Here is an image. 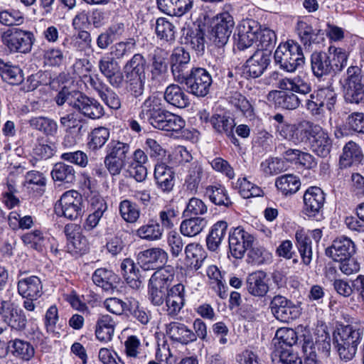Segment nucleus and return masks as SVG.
I'll return each mask as SVG.
<instances>
[{"label":"nucleus","mask_w":364,"mask_h":364,"mask_svg":"<svg viewBox=\"0 0 364 364\" xmlns=\"http://www.w3.org/2000/svg\"><path fill=\"white\" fill-rule=\"evenodd\" d=\"M363 331L364 327L360 323L341 326L336 329L333 334V343L342 360H350L355 356Z\"/></svg>","instance_id":"nucleus-1"},{"label":"nucleus","mask_w":364,"mask_h":364,"mask_svg":"<svg viewBox=\"0 0 364 364\" xmlns=\"http://www.w3.org/2000/svg\"><path fill=\"white\" fill-rule=\"evenodd\" d=\"M274 61L279 68L287 73H294L304 64L305 58L301 46L288 41L281 43L274 54Z\"/></svg>","instance_id":"nucleus-2"},{"label":"nucleus","mask_w":364,"mask_h":364,"mask_svg":"<svg viewBox=\"0 0 364 364\" xmlns=\"http://www.w3.org/2000/svg\"><path fill=\"white\" fill-rule=\"evenodd\" d=\"M27 325V318L23 311L13 302L9 296H0V334L9 326L11 329L22 331Z\"/></svg>","instance_id":"nucleus-3"},{"label":"nucleus","mask_w":364,"mask_h":364,"mask_svg":"<svg viewBox=\"0 0 364 364\" xmlns=\"http://www.w3.org/2000/svg\"><path fill=\"white\" fill-rule=\"evenodd\" d=\"M3 45L12 53H29L36 41L33 33L20 28L7 29L1 34Z\"/></svg>","instance_id":"nucleus-4"},{"label":"nucleus","mask_w":364,"mask_h":364,"mask_svg":"<svg viewBox=\"0 0 364 364\" xmlns=\"http://www.w3.org/2000/svg\"><path fill=\"white\" fill-rule=\"evenodd\" d=\"M231 8V4H226L224 6L225 10L216 14L212 20V39L213 43L218 48L227 44L235 27L234 18L228 12Z\"/></svg>","instance_id":"nucleus-5"},{"label":"nucleus","mask_w":364,"mask_h":364,"mask_svg":"<svg viewBox=\"0 0 364 364\" xmlns=\"http://www.w3.org/2000/svg\"><path fill=\"white\" fill-rule=\"evenodd\" d=\"M181 84H185L189 93L203 97L206 96L213 82L210 74L203 68H192Z\"/></svg>","instance_id":"nucleus-6"},{"label":"nucleus","mask_w":364,"mask_h":364,"mask_svg":"<svg viewBox=\"0 0 364 364\" xmlns=\"http://www.w3.org/2000/svg\"><path fill=\"white\" fill-rule=\"evenodd\" d=\"M82 198L80 193L70 190L65 192L55 205L57 215L70 220H76L82 215Z\"/></svg>","instance_id":"nucleus-7"},{"label":"nucleus","mask_w":364,"mask_h":364,"mask_svg":"<svg viewBox=\"0 0 364 364\" xmlns=\"http://www.w3.org/2000/svg\"><path fill=\"white\" fill-rule=\"evenodd\" d=\"M306 129V139L309 140L311 149L320 157H327L332 149V140L328 132L321 126L310 122L305 123Z\"/></svg>","instance_id":"nucleus-8"},{"label":"nucleus","mask_w":364,"mask_h":364,"mask_svg":"<svg viewBox=\"0 0 364 364\" xmlns=\"http://www.w3.org/2000/svg\"><path fill=\"white\" fill-rule=\"evenodd\" d=\"M303 213L309 218L319 220L323 217L326 194L317 186L309 187L303 196Z\"/></svg>","instance_id":"nucleus-9"},{"label":"nucleus","mask_w":364,"mask_h":364,"mask_svg":"<svg viewBox=\"0 0 364 364\" xmlns=\"http://www.w3.org/2000/svg\"><path fill=\"white\" fill-rule=\"evenodd\" d=\"M173 279V274L168 269L156 271L149 279V299L155 306H160L164 301L165 289Z\"/></svg>","instance_id":"nucleus-10"},{"label":"nucleus","mask_w":364,"mask_h":364,"mask_svg":"<svg viewBox=\"0 0 364 364\" xmlns=\"http://www.w3.org/2000/svg\"><path fill=\"white\" fill-rule=\"evenodd\" d=\"M269 308L275 318L284 323H289L300 315L299 307L281 295H276L272 298Z\"/></svg>","instance_id":"nucleus-11"},{"label":"nucleus","mask_w":364,"mask_h":364,"mask_svg":"<svg viewBox=\"0 0 364 364\" xmlns=\"http://www.w3.org/2000/svg\"><path fill=\"white\" fill-rule=\"evenodd\" d=\"M139 117L153 126L166 109L161 96L156 92L148 96L141 105Z\"/></svg>","instance_id":"nucleus-12"},{"label":"nucleus","mask_w":364,"mask_h":364,"mask_svg":"<svg viewBox=\"0 0 364 364\" xmlns=\"http://www.w3.org/2000/svg\"><path fill=\"white\" fill-rule=\"evenodd\" d=\"M70 105L85 117L92 119L101 118L105 114L103 106L96 99L78 93Z\"/></svg>","instance_id":"nucleus-13"},{"label":"nucleus","mask_w":364,"mask_h":364,"mask_svg":"<svg viewBox=\"0 0 364 364\" xmlns=\"http://www.w3.org/2000/svg\"><path fill=\"white\" fill-rule=\"evenodd\" d=\"M363 162L364 154L361 146L353 140L346 143L339 156L338 168L343 170L358 166Z\"/></svg>","instance_id":"nucleus-14"},{"label":"nucleus","mask_w":364,"mask_h":364,"mask_svg":"<svg viewBox=\"0 0 364 364\" xmlns=\"http://www.w3.org/2000/svg\"><path fill=\"white\" fill-rule=\"evenodd\" d=\"M190 62V54L183 47L173 49L170 58V65L175 81L181 82L184 79V76L188 74Z\"/></svg>","instance_id":"nucleus-15"},{"label":"nucleus","mask_w":364,"mask_h":364,"mask_svg":"<svg viewBox=\"0 0 364 364\" xmlns=\"http://www.w3.org/2000/svg\"><path fill=\"white\" fill-rule=\"evenodd\" d=\"M259 31V26L255 21L250 20L240 24L235 38L237 48L244 50L257 43Z\"/></svg>","instance_id":"nucleus-16"},{"label":"nucleus","mask_w":364,"mask_h":364,"mask_svg":"<svg viewBox=\"0 0 364 364\" xmlns=\"http://www.w3.org/2000/svg\"><path fill=\"white\" fill-rule=\"evenodd\" d=\"M270 62L267 51L257 50L247 60L244 65V73L250 77L257 78L261 76Z\"/></svg>","instance_id":"nucleus-17"},{"label":"nucleus","mask_w":364,"mask_h":364,"mask_svg":"<svg viewBox=\"0 0 364 364\" xmlns=\"http://www.w3.org/2000/svg\"><path fill=\"white\" fill-rule=\"evenodd\" d=\"M245 288L250 295L264 297L269 289L267 274L263 271H255L249 274L245 280Z\"/></svg>","instance_id":"nucleus-18"},{"label":"nucleus","mask_w":364,"mask_h":364,"mask_svg":"<svg viewBox=\"0 0 364 364\" xmlns=\"http://www.w3.org/2000/svg\"><path fill=\"white\" fill-rule=\"evenodd\" d=\"M267 100L276 107L293 110L299 107L301 101L298 96L288 90H272L267 95Z\"/></svg>","instance_id":"nucleus-19"},{"label":"nucleus","mask_w":364,"mask_h":364,"mask_svg":"<svg viewBox=\"0 0 364 364\" xmlns=\"http://www.w3.org/2000/svg\"><path fill=\"white\" fill-rule=\"evenodd\" d=\"M322 237V232L320 229H315L311 231L303 228L296 231L295 239L299 250H318V242Z\"/></svg>","instance_id":"nucleus-20"},{"label":"nucleus","mask_w":364,"mask_h":364,"mask_svg":"<svg viewBox=\"0 0 364 364\" xmlns=\"http://www.w3.org/2000/svg\"><path fill=\"white\" fill-rule=\"evenodd\" d=\"M304 122L297 127L296 124L290 123L277 124L276 126L277 132L279 136L284 139L293 142L295 144L303 142L306 140V129Z\"/></svg>","instance_id":"nucleus-21"},{"label":"nucleus","mask_w":364,"mask_h":364,"mask_svg":"<svg viewBox=\"0 0 364 364\" xmlns=\"http://www.w3.org/2000/svg\"><path fill=\"white\" fill-rule=\"evenodd\" d=\"M154 178L158 188L170 192L174 186L175 174L172 168L164 163L155 165Z\"/></svg>","instance_id":"nucleus-22"},{"label":"nucleus","mask_w":364,"mask_h":364,"mask_svg":"<svg viewBox=\"0 0 364 364\" xmlns=\"http://www.w3.org/2000/svg\"><path fill=\"white\" fill-rule=\"evenodd\" d=\"M185 126L186 122L181 116L166 109L152 127L168 132L178 133Z\"/></svg>","instance_id":"nucleus-23"},{"label":"nucleus","mask_w":364,"mask_h":364,"mask_svg":"<svg viewBox=\"0 0 364 364\" xmlns=\"http://www.w3.org/2000/svg\"><path fill=\"white\" fill-rule=\"evenodd\" d=\"M296 31L301 42L306 48H310L314 44H319L323 41L321 31L314 29L311 24L304 20L297 21Z\"/></svg>","instance_id":"nucleus-24"},{"label":"nucleus","mask_w":364,"mask_h":364,"mask_svg":"<svg viewBox=\"0 0 364 364\" xmlns=\"http://www.w3.org/2000/svg\"><path fill=\"white\" fill-rule=\"evenodd\" d=\"M184 286L177 284L167 292L166 297V309L170 316H176L184 305Z\"/></svg>","instance_id":"nucleus-25"},{"label":"nucleus","mask_w":364,"mask_h":364,"mask_svg":"<svg viewBox=\"0 0 364 364\" xmlns=\"http://www.w3.org/2000/svg\"><path fill=\"white\" fill-rule=\"evenodd\" d=\"M158 8L170 16H181L191 11L193 0H156Z\"/></svg>","instance_id":"nucleus-26"},{"label":"nucleus","mask_w":364,"mask_h":364,"mask_svg":"<svg viewBox=\"0 0 364 364\" xmlns=\"http://www.w3.org/2000/svg\"><path fill=\"white\" fill-rule=\"evenodd\" d=\"M17 289L23 298H40L43 293V285L38 277L31 276L19 279Z\"/></svg>","instance_id":"nucleus-27"},{"label":"nucleus","mask_w":364,"mask_h":364,"mask_svg":"<svg viewBox=\"0 0 364 364\" xmlns=\"http://www.w3.org/2000/svg\"><path fill=\"white\" fill-rule=\"evenodd\" d=\"M166 259V252H139L137 255L138 264L144 270L163 269Z\"/></svg>","instance_id":"nucleus-28"},{"label":"nucleus","mask_w":364,"mask_h":364,"mask_svg":"<svg viewBox=\"0 0 364 364\" xmlns=\"http://www.w3.org/2000/svg\"><path fill=\"white\" fill-rule=\"evenodd\" d=\"M164 99L168 104L178 108H185L190 105L188 95L181 87L176 84H171L166 87Z\"/></svg>","instance_id":"nucleus-29"},{"label":"nucleus","mask_w":364,"mask_h":364,"mask_svg":"<svg viewBox=\"0 0 364 364\" xmlns=\"http://www.w3.org/2000/svg\"><path fill=\"white\" fill-rule=\"evenodd\" d=\"M230 250H249L252 247L254 237L240 227L234 228L229 234Z\"/></svg>","instance_id":"nucleus-30"},{"label":"nucleus","mask_w":364,"mask_h":364,"mask_svg":"<svg viewBox=\"0 0 364 364\" xmlns=\"http://www.w3.org/2000/svg\"><path fill=\"white\" fill-rule=\"evenodd\" d=\"M92 39L90 32L80 30L70 38H65L63 40V46L65 48L83 52L92 48Z\"/></svg>","instance_id":"nucleus-31"},{"label":"nucleus","mask_w":364,"mask_h":364,"mask_svg":"<svg viewBox=\"0 0 364 364\" xmlns=\"http://www.w3.org/2000/svg\"><path fill=\"white\" fill-rule=\"evenodd\" d=\"M277 87L280 90H288L301 95H306L311 91V87L308 80L301 76L296 75L293 77H284L281 79Z\"/></svg>","instance_id":"nucleus-32"},{"label":"nucleus","mask_w":364,"mask_h":364,"mask_svg":"<svg viewBox=\"0 0 364 364\" xmlns=\"http://www.w3.org/2000/svg\"><path fill=\"white\" fill-rule=\"evenodd\" d=\"M166 333L181 343L187 344L196 340V336L191 329L183 323L171 322L166 325Z\"/></svg>","instance_id":"nucleus-33"},{"label":"nucleus","mask_w":364,"mask_h":364,"mask_svg":"<svg viewBox=\"0 0 364 364\" xmlns=\"http://www.w3.org/2000/svg\"><path fill=\"white\" fill-rule=\"evenodd\" d=\"M326 255L334 261L340 262L341 271L346 275L356 272L360 269L359 264L352 257L349 252H325Z\"/></svg>","instance_id":"nucleus-34"},{"label":"nucleus","mask_w":364,"mask_h":364,"mask_svg":"<svg viewBox=\"0 0 364 364\" xmlns=\"http://www.w3.org/2000/svg\"><path fill=\"white\" fill-rule=\"evenodd\" d=\"M326 57L331 66L332 74L341 71L347 65L348 55L346 50L341 48L330 46Z\"/></svg>","instance_id":"nucleus-35"},{"label":"nucleus","mask_w":364,"mask_h":364,"mask_svg":"<svg viewBox=\"0 0 364 364\" xmlns=\"http://www.w3.org/2000/svg\"><path fill=\"white\" fill-rule=\"evenodd\" d=\"M122 274L127 284L134 289H139L142 285L139 269H136L134 262L129 258L124 259L121 263Z\"/></svg>","instance_id":"nucleus-36"},{"label":"nucleus","mask_w":364,"mask_h":364,"mask_svg":"<svg viewBox=\"0 0 364 364\" xmlns=\"http://www.w3.org/2000/svg\"><path fill=\"white\" fill-rule=\"evenodd\" d=\"M115 323L109 315L100 316L96 323L95 335L102 342H108L112 339L114 332Z\"/></svg>","instance_id":"nucleus-37"},{"label":"nucleus","mask_w":364,"mask_h":364,"mask_svg":"<svg viewBox=\"0 0 364 364\" xmlns=\"http://www.w3.org/2000/svg\"><path fill=\"white\" fill-rule=\"evenodd\" d=\"M232 188L244 198L261 197L264 195L263 190L250 181L246 176L239 177L236 182L232 183Z\"/></svg>","instance_id":"nucleus-38"},{"label":"nucleus","mask_w":364,"mask_h":364,"mask_svg":"<svg viewBox=\"0 0 364 364\" xmlns=\"http://www.w3.org/2000/svg\"><path fill=\"white\" fill-rule=\"evenodd\" d=\"M151 78L157 80L161 77L168 70L167 53L160 48L154 50L151 57Z\"/></svg>","instance_id":"nucleus-39"},{"label":"nucleus","mask_w":364,"mask_h":364,"mask_svg":"<svg viewBox=\"0 0 364 364\" xmlns=\"http://www.w3.org/2000/svg\"><path fill=\"white\" fill-rule=\"evenodd\" d=\"M203 173V167L200 162L196 161L191 164L184 182V186L188 191L192 193L197 192Z\"/></svg>","instance_id":"nucleus-40"},{"label":"nucleus","mask_w":364,"mask_h":364,"mask_svg":"<svg viewBox=\"0 0 364 364\" xmlns=\"http://www.w3.org/2000/svg\"><path fill=\"white\" fill-rule=\"evenodd\" d=\"M146 60L140 53L134 54L123 67L125 77L146 75Z\"/></svg>","instance_id":"nucleus-41"},{"label":"nucleus","mask_w":364,"mask_h":364,"mask_svg":"<svg viewBox=\"0 0 364 364\" xmlns=\"http://www.w3.org/2000/svg\"><path fill=\"white\" fill-rule=\"evenodd\" d=\"M325 52H314L311 56V68L317 78L331 75V66Z\"/></svg>","instance_id":"nucleus-42"},{"label":"nucleus","mask_w":364,"mask_h":364,"mask_svg":"<svg viewBox=\"0 0 364 364\" xmlns=\"http://www.w3.org/2000/svg\"><path fill=\"white\" fill-rule=\"evenodd\" d=\"M92 281L105 291L112 290L117 284V276L105 268L97 269L92 274Z\"/></svg>","instance_id":"nucleus-43"},{"label":"nucleus","mask_w":364,"mask_h":364,"mask_svg":"<svg viewBox=\"0 0 364 364\" xmlns=\"http://www.w3.org/2000/svg\"><path fill=\"white\" fill-rule=\"evenodd\" d=\"M275 186L282 195L287 196L296 193L300 186L301 181L298 176L293 174H284L275 181Z\"/></svg>","instance_id":"nucleus-44"},{"label":"nucleus","mask_w":364,"mask_h":364,"mask_svg":"<svg viewBox=\"0 0 364 364\" xmlns=\"http://www.w3.org/2000/svg\"><path fill=\"white\" fill-rule=\"evenodd\" d=\"M50 174L55 181L63 183L70 184L75 180V171L73 166L63 162L54 164Z\"/></svg>","instance_id":"nucleus-45"},{"label":"nucleus","mask_w":364,"mask_h":364,"mask_svg":"<svg viewBox=\"0 0 364 364\" xmlns=\"http://www.w3.org/2000/svg\"><path fill=\"white\" fill-rule=\"evenodd\" d=\"M207 226V220L201 217H191L183 220L180 225L181 234L186 237H194L200 234Z\"/></svg>","instance_id":"nucleus-46"},{"label":"nucleus","mask_w":364,"mask_h":364,"mask_svg":"<svg viewBox=\"0 0 364 364\" xmlns=\"http://www.w3.org/2000/svg\"><path fill=\"white\" fill-rule=\"evenodd\" d=\"M28 124L32 129L38 130L46 136H53L58 132V126L57 122L48 117H31L28 120Z\"/></svg>","instance_id":"nucleus-47"},{"label":"nucleus","mask_w":364,"mask_h":364,"mask_svg":"<svg viewBox=\"0 0 364 364\" xmlns=\"http://www.w3.org/2000/svg\"><path fill=\"white\" fill-rule=\"evenodd\" d=\"M109 135V129L106 127L95 128L87 136V146L88 149L92 151L100 150L108 141Z\"/></svg>","instance_id":"nucleus-48"},{"label":"nucleus","mask_w":364,"mask_h":364,"mask_svg":"<svg viewBox=\"0 0 364 364\" xmlns=\"http://www.w3.org/2000/svg\"><path fill=\"white\" fill-rule=\"evenodd\" d=\"M210 124L216 132L226 135H232L235 126L234 119L225 113L213 114L210 117Z\"/></svg>","instance_id":"nucleus-49"},{"label":"nucleus","mask_w":364,"mask_h":364,"mask_svg":"<svg viewBox=\"0 0 364 364\" xmlns=\"http://www.w3.org/2000/svg\"><path fill=\"white\" fill-rule=\"evenodd\" d=\"M228 224L225 221H218L213 225L206 238L209 250H216L226 234Z\"/></svg>","instance_id":"nucleus-50"},{"label":"nucleus","mask_w":364,"mask_h":364,"mask_svg":"<svg viewBox=\"0 0 364 364\" xmlns=\"http://www.w3.org/2000/svg\"><path fill=\"white\" fill-rule=\"evenodd\" d=\"M0 75L2 80L10 85H19L23 80L22 70L16 65L4 63L0 60Z\"/></svg>","instance_id":"nucleus-51"},{"label":"nucleus","mask_w":364,"mask_h":364,"mask_svg":"<svg viewBox=\"0 0 364 364\" xmlns=\"http://www.w3.org/2000/svg\"><path fill=\"white\" fill-rule=\"evenodd\" d=\"M22 240L28 248L36 250H47L50 244V238L43 236V232L39 230L27 232L22 236Z\"/></svg>","instance_id":"nucleus-52"},{"label":"nucleus","mask_w":364,"mask_h":364,"mask_svg":"<svg viewBox=\"0 0 364 364\" xmlns=\"http://www.w3.org/2000/svg\"><path fill=\"white\" fill-rule=\"evenodd\" d=\"M12 354L23 360L28 361L33 358L35 350L28 341L21 339H15L9 342Z\"/></svg>","instance_id":"nucleus-53"},{"label":"nucleus","mask_w":364,"mask_h":364,"mask_svg":"<svg viewBox=\"0 0 364 364\" xmlns=\"http://www.w3.org/2000/svg\"><path fill=\"white\" fill-rule=\"evenodd\" d=\"M155 32L161 41L172 42L175 39V26L166 18L161 17L156 19Z\"/></svg>","instance_id":"nucleus-54"},{"label":"nucleus","mask_w":364,"mask_h":364,"mask_svg":"<svg viewBox=\"0 0 364 364\" xmlns=\"http://www.w3.org/2000/svg\"><path fill=\"white\" fill-rule=\"evenodd\" d=\"M206 193L208 195L210 201L217 205L229 207L232 205L228 191L222 185L208 186Z\"/></svg>","instance_id":"nucleus-55"},{"label":"nucleus","mask_w":364,"mask_h":364,"mask_svg":"<svg viewBox=\"0 0 364 364\" xmlns=\"http://www.w3.org/2000/svg\"><path fill=\"white\" fill-rule=\"evenodd\" d=\"M119 210L122 219L129 223L136 222L141 214L138 205L128 199L119 203Z\"/></svg>","instance_id":"nucleus-56"},{"label":"nucleus","mask_w":364,"mask_h":364,"mask_svg":"<svg viewBox=\"0 0 364 364\" xmlns=\"http://www.w3.org/2000/svg\"><path fill=\"white\" fill-rule=\"evenodd\" d=\"M297 338V334L294 329L280 328L275 334V345L279 346V350L285 349L284 346H286L287 348H291V347L296 343Z\"/></svg>","instance_id":"nucleus-57"},{"label":"nucleus","mask_w":364,"mask_h":364,"mask_svg":"<svg viewBox=\"0 0 364 364\" xmlns=\"http://www.w3.org/2000/svg\"><path fill=\"white\" fill-rule=\"evenodd\" d=\"M272 364H302L301 358L291 348H277L272 358Z\"/></svg>","instance_id":"nucleus-58"},{"label":"nucleus","mask_w":364,"mask_h":364,"mask_svg":"<svg viewBox=\"0 0 364 364\" xmlns=\"http://www.w3.org/2000/svg\"><path fill=\"white\" fill-rule=\"evenodd\" d=\"M129 151V144L119 140H111L107 145L105 156L127 160Z\"/></svg>","instance_id":"nucleus-59"},{"label":"nucleus","mask_w":364,"mask_h":364,"mask_svg":"<svg viewBox=\"0 0 364 364\" xmlns=\"http://www.w3.org/2000/svg\"><path fill=\"white\" fill-rule=\"evenodd\" d=\"M344 99L346 102L350 104L359 105L364 103V84L346 85Z\"/></svg>","instance_id":"nucleus-60"},{"label":"nucleus","mask_w":364,"mask_h":364,"mask_svg":"<svg viewBox=\"0 0 364 364\" xmlns=\"http://www.w3.org/2000/svg\"><path fill=\"white\" fill-rule=\"evenodd\" d=\"M163 232V229L159 223L150 220L147 224L140 227L136 234L142 239L148 240H156L159 239Z\"/></svg>","instance_id":"nucleus-61"},{"label":"nucleus","mask_w":364,"mask_h":364,"mask_svg":"<svg viewBox=\"0 0 364 364\" xmlns=\"http://www.w3.org/2000/svg\"><path fill=\"white\" fill-rule=\"evenodd\" d=\"M136 46V41L134 38H128L125 41H120L111 47V55L114 59H122L129 55Z\"/></svg>","instance_id":"nucleus-62"},{"label":"nucleus","mask_w":364,"mask_h":364,"mask_svg":"<svg viewBox=\"0 0 364 364\" xmlns=\"http://www.w3.org/2000/svg\"><path fill=\"white\" fill-rule=\"evenodd\" d=\"M277 41V36L275 33L268 28H262L259 26V31H258L257 43H258L257 46L260 47L257 50H264L272 48Z\"/></svg>","instance_id":"nucleus-63"},{"label":"nucleus","mask_w":364,"mask_h":364,"mask_svg":"<svg viewBox=\"0 0 364 364\" xmlns=\"http://www.w3.org/2000/svg\"><path fill=\"white\" fill-rule=\"evenodd\" d=\"M345 123L349 131L364 134V112H354L350 113L346 117Z\"/></svg>","instance_id":"nucleus-64"}]
</instances>
